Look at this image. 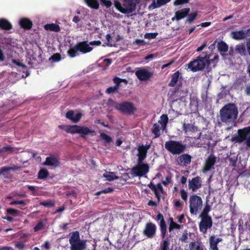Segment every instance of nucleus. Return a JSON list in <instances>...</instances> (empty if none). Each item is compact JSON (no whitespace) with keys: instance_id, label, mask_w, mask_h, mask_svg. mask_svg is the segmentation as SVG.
<instances>
[{"instance_id":"nucleus-23","label":"nucleus","mask_w":250,"mask_h":250,"mask_svg":"<svg viewBox=\"0 0 250 250\" xmlns=\"http://www.w3.org/2000/svg\"><path fill=\"white\" fill-rule=\"evenodd\" d=\"M78 47L79 49V51L83 54H85L91 52L93 48L89 46V43H87V42L83 41L78 42L77 44Z\"/></svg>"},{"instance_id":"nucleus-40","label":"nucleus","mask_w":250,"mask_h":250,"mask_svg":"<svg viewBox=\"0 0 250 250\" xmlns=\"http://www.w3.org/2000/svg\"><path fill=\"white\" fill-rule=\"evenodd\" d=\"M29 200L28 199L27 200H14L11 201L9 205L13 206L15 205H20L22 206H25L27 205V204L29 202Z\"/></svg>"},{"instance_id":"nucleus-61","label":"nucleus","mask_w":250,"mask_h":250,"mask_svg":"<svg viewBox=\"0 0 250 250\" xmlns=\"http://www.w3.org/2000/svg\"><path fill=\"white\" fill-rule=\"evenodd\" d=\"M27 187L29 190H31L32 192V194L33 196L38 195L37 193L36 192V188L34 186L28 185L27 186Z\"/></svg>"},{"instance_id":"nucleus-1","label":"nucleus","mask_w":250,"mask_h":250,"mask_svg":"<svg viewBox=\"0 0 250 250\" xmlns=\"http://www.w3.org/2000/svg\"><path fill=\"white\" fill-rule=\"evenodd\" d=\"M209 58V55L203 52L187 65L188 69L194 72L203 70L206 66H208L212 62L214 63L213 67H215L219 60V56L215 55L212 59H210Z\"/></svg>"},{"instance_id":"nucleus-21","label":"nucleus","mask_w":250,"mask_h":250,"mask_svg":"<svg viewBox=\"0 0 250 250\" xmlns=\"http://www.w3.org/2000/svg\"><path fill=\"white\" fill-rule=\"evenodd\" d=\"M191 156L188 154H183L178 157L176 161L179 165L187 166L191 163Z\"/></svg>"},{"instance_id":"nucleus-18","label":"nucleus","mask_w":250,"mask_h":250,"mask_svg":"<svg viewBox=\"0 0 250 250\" xmlns=\"http://www.w3.org/2000/svg\"><path fill=\"white\" fill-rule=\"evenodd\" d=\"M189 11V8H185L181 10H179L175 12V16L172 18L171 20L172 21H174L175 20L179 21L186 17L188 15Z\"/></svg>"},{"instance_id":"nucleus-3","label":"nucleus","mask_w":250,"mask_h":250,"mask_svg":"<svg viewBox=\"0 0 250 250\" xmlns=\"http://www.w3.org/2000/svg\"><path fill=\"white\" fill-rule=\"evenodd\" d=\"M221 121L224 123L233 122L237 118L238 109L234 104L225 105L220 111Z\"/></svg>"},{"instance_id":"nucleus-43","label":"nucleus","mask_w":250,"mask_h":250,"mask_svg":"<svg viewBox=\"0 0 250 250\" xmlns=\"http://www.w3.org/2000/svg\"><path fill=\"white\" fill-rule=\"evenodd\" d=\"M104 176L106 178L107 180L109 181H111L119 178L118 176H116L113 172H110L109 174H104Z\"/></svg>"},{"instance_id":"nucleus-29","label":"nucleus","mask_w":250,"mask_h":250,"mask_svg":"<svg viewBox=\"0 0 250 250\" xmlns=\"http://www.w3.org/2000/svg\"><path fill=\"white\" fill-rule=\"evenodd\" d=\"M181 73L179 71H177L171 75V80L168 83V86L170 87H174L178 83L180 78Z\"/></svg>"},{"instance_id":"nucleus-39","label":"nucleus","mask_w":250,"mask_h":250,"mask_svg":"<svg viewBox=\"0 0 250 250\" xmlns=\"http://www.w3.org/2000/svg\"><path fill=\"white\" fill-rule=\"evenodd\" d=\"M169 245L170 243L168 238L163 240L161 243L160 250H169Z\"/></svg>"},{"instance_id":"nucleus-38","label":"nucleus","mask_w":250,"mask_h":250,"mask_svg":"<svg viewBox=\"0 0 250 250\" xmlns=\"http://www.w3.org/2000/svg\"><path fill=\"white\" fill-rule=\"evenodd\" d=\"M49 176V172L45 168H42L39 170L38 174L39 179H44Z\"/></svg>"},{"instance_id":"nucleus-7","label":"nucleus","mask_w":250,"mask_h":250,"mask_svg":"<svg viewBox=\"0 0 250 250\" xmlns=\"http://www.w3.org/2000/svg\"><path fill=\"white\" fill-rule=\"evenodd\" d=\"M165 148L173 155L182 154L186 149V145L182 142L175 140H169L165 143Z\"/></svg>"},{"instance_id":"nucleus-55","label":"nucleus","mask_w":250,"mask_h":250,"mask_svg":"<svg viewBox=\"0 0 250 250\" xmlns=\"http://www.w3.org/2000/svg\"><path fill=\"white\" fill-rule=\"evenodd\" d=\"M102 5L105 6L107 8L110 7L112 5V2L109 0H100Z\"/></svg>"},{"instance_id":"nucleus-12","label":"nucleus","mask_w":250,"mask_h":250,"mask_svg":"<svg viewBox=\"0 0 250 250\" xmlns=\"http://www.w3.org/2000/svg\"><path fill=\"white\" fill-rule=\"evenodd\" d=\"M149 166L147 164H142L132 168V173L136 176L142 177L148 173Z\"/></svg>"},{"instance_id":"nucleus-36","label":"nucleus","mask_w":250,"mask_h":250,"mask_svg":"<svg viewBox=\"0 0 250 250\" xmlns=\"http://www.w3.org/2000/svg\"><path fill=\"white\" fill-rule=\"evenodd\" d=\"M217 48L221 53H226L228 51L229 47L227 43L224 42H219L217 44Z\"/></svg>"},{"instance_id":"nucleus-14","label":"nucleus","mask_w":250,"mask_h":250,"mask_svg":"<svg viewBox=\"0 0 250 250\" xmlns=\"http://www.w3.org/2000/svg\"><path fill=\"white\" fill-rule=\"evenodd\" d=\"M216 157L212 154H210L206 159L204 167L203 169V172L206 173L210 170L211 169L214 168V166L216 162Z\"/></svg>"},{"instance_id":"nucleus-16","label":"nucleus","mask_w":250,"mask_h":250,"mask_svg":"<svg viewBox=\"0 0 250 250\" xmlns=\"http://www.w3.org/2000/svg\"><path fill=\"white\" fill-rule=\"evenodd\" d=\"M147 186L154 192L159 203L161 199L160 192H163L164 191L162 186L160 183H158L157 185H155L151 182L149 184H148Z\"/></svg>"},{"instance_id":"nucleus-51","label":"nucleus","mask_w":250,"mask_h":250,"mask_svg":"<svg viewBox=\"0 0 250 250\" xmlns=\"http://www.w3.org/2000/svg\"><path fill=\"white\" fill-rule=\"evenodd\" d=\"M13 148L10 146H6L0 148V154H3L8 151H12Z\"/></svg>"},{"instance_id":"nucleus-52","label":"nucleus","mask_w":250,"mask_h":250,"mask_svg":"<svg viewBox=\"0 0 250 250\" xmlns=\"http://www.w3.org/2000/svg\"><path fill=\"white\" fill-rule=\"evenodd\" d=\"M158 34L157 32L146 33L145 35V38L148 39H153L156 38Z\"/></svg>"},{"instance_id":"nucleus-15","label":"nucleus","mask_w":250,"mask_h":250,"mask_svg":"<svg viewBox=\"0 0 250 250\" xmlns=\"http://www.w3.org/2000/svg\"><path fill=\"white\" fill-rule=\"evenodd\" d=\"M248 134L243 129L238 130L237 134H234L231 138V141L235 143L241 144L246 141Z\"/></svg>"},{"instance_id":"nucleus-27","label":"nucleus","mask_w":250,"mask_h":250,"mask_svg":"<svg viewBox=\"0 0 250 250\" xmlns=\"http://www.w3.org/2000/svg\"><path fill=\"white\" fill-rule=\"evenodd\" d=\"M12 24L7 20L4 18L0 19V29L3 30H9L12 29Z\"/></svg>"},{"instance_id":"nucleus-5","label":"nucleus","mask_w":250,"mask_h":250,"mask_svg":"<svg viewBox=\"0 0 250 250\" xmlns=\"http://www.w3.org/2000/svg\"><path fill=\"white\" fill-rule=\"evenodd\" d=\"M108 104L113 106L121 112L128 115L133 114L137 109L134 104L130 102H124L118 103L112 99H109L108 100Z\"/></svg>"},{"instance_id":"nucleus-26","label":"nucleus","mask_w":250,"mask_h":250,"mask_svg":"<svg viewBox=\"0 0 250 250\" xmlns=\"http://www.w3.org/2000/svg\"><path fill=\"white\" fill-rule=\"evenodd\" d=\"M235 53L240 55L241 56H246L248 53L247 49L244 43H239L235 46Z\"/></svg>"},{"instance_id":"nucleus-50","label":"nucleus","mask_w":250,"mask_h":250,"mask_svg":"<svg viewBox=\"0 0 250 250\" xmlns=\"http://www.w3.org/2000/svg\"><path fill=\"white\" fill-rule=\"evenodd\" d=\"M39 204L40 205H42L45 207H47V208H51V207H54L55 205L54 203L51 201H48V202L42 201V202H40Z\"/></svg>"},{"instance_id":"nucleus-46","label":"nucleus","mask_w":250,"mask_h":250,"mask_svg":"<svg viewBox=\"0 0 250 250\" xmlns=\"http://www.w3.org/2000/svg\"><path fill=\"white\" fill-rule=\"evenodd\" d=\"M6 212L8 214L12 215L14 216H18L20 212L19 210L12 208H7L6 209Z\"/></svg>"},{"instance_id":"nucleus-31","label":"nucleus","mask_w":250,"mask_h":250,"mask_svg":"<svg viewBox=\"0 0 250 250\" xmlns=\"http://www.w3.org/2000/svg\"><path fill=\"white\" fill-rule=\"evenodd\" d=\"M189 250H204L203 245L198 242H192L189 244Z\"/></svg>"},{"instance_id":"nucleus-35","label":"nucleus","mask_w":250,"mask_h":250,"mask_svg":"<svg viewBox=\"0 0 250 250\" xmlns=\"http://www.w3.org/2000/svg\"><path fill=\"white\" fill-rule=\"evenodd\" d=\"M84 1L91 8L98 9L99 7V3L98 0H84Z\"/></svg>"},{"instance_id":"nucleus-32","label":"nucleus","mask_w":250,"mask_h":250,"mask_svg":"<svg viewBox=\"0 0 250 250\" xmlns=\"http://www.w3.org/2000/svg\"><path fill=\"white\" fill-rule=\"evenodd\" d=\"M161 129H162V126L160 127L158 124L155 123L153 125L151 131L154 134V138H158L161 135Z\"/></svg>"},{"instance_id":"nucleus-42","label":"nucleus","mask_w":250,"mask_h":250,"mask_svg":"<svg viewBox=\"0 0 250 250\" xmlns=\"http://www.w3.org/2000/svg\"><path fill=\"white\" fill-rule=\"evenodd\" d=\"M210 206L208 204H207L199 216H210L208 215V213L210 211Z\"/></svg>"},{"instance_id":"nucleus-49","label":"nucleus","mask_w":250,"mask_h":250,"mask_svg":"<svg viewBox=\"0 0 250 250\" xmlns=\"http://www.w3.org/2000/svg\"><path fill=\"white\" fill-rule=\"evenodd\" d=\"M181 228V226L180 225L177 224L175 222L169 223V226L168 228V229L169 232L171 231L173 229H180Z\"/></svg>"},{"instance_id":"nucleus-24","label":"nucleus","mask_w":250,"mask_h":250,"mask_svg":"<svg viewBox=\"0 0 250 250\" xmlns=\"http://www.w3.org/2000/svg\"><path fill=\"white\" fill-rule=\"evenodd\" d=\"M19 25L21 28L24 30H29L32 27L33 22L29 19L23 18L20 19Z\"/></svg>"},{"instance_id":"nucleus-19","label":"nucleus","mask_w":250,"mask_h":250,"mask_svg":"<svg viewBox=\"0 0 250 250\" xmlns=\"http://www.w3.org/2000/svg\"><path fill=\"white\" fill-rule=\"evenodd\" d=\"M230 36L233 39L237 41L244 40L248 37L247 31L243 30L231 32Z\"/></svg>"},{"instance_id":"nucleus-2","label":"nucleus","mask_w":250,"mask_h":250,"mask_svg":"<svg viewBox=\"0 0 250 250\" xmlns=\"http://www.w3.org/2000/svg\"><path fill=\"white\" fill-rule=\"evenodd\" d=\"M59 127L63 129L67 133L71 134L78 133L80 135L81 138L85 139L88 135H95L96 132L94 130L90 129L89 127L84 125H60Z\"/></svg>"},{"instance_id":"nucleus-22","label":"nucleus","mask_w":250,"mask_h":250,"mask_svg":"<svg viewBox=\"0 0 250 250\" xmlns=\"http://www.w3.org/2000/svg\"><path fill=\"white\" fill-rule=\"evenodd\" d=\"M43 164L44 166L56 167L60 166V163L57 157L52 156L46 157Z\"/></svg>"},{"instance_id":"nucleus-53","label":"nucleus","mask_w":250,"mask_h":250,"mask_svg":"<svg viewBox=\"0 0 250 250\" xmlns=\"http://www.w3.org/2000/svg\"><path fill=\"white\" fill-rule=\"evenodd\" d=\"M180 196L181 198L184 201H187L188 199V193L184 189H182L180 190Z\"/></svg>"},{"instance_id":"nucleus-6","label":"nucleus","mask_w":250,"mask_h":250,"mask_svg":"<svg viewBox=\"0 0 250 250\" xmlns=\"http://www.w3.org/2000/svg\"><path fill=\"white\" fill-rule=\"evenodd\" d=\"M86 240H81L78 231H72L69 234L70 250H85L86 248Z\"/></svg>"},{"instance_id":"nucleus-59","label":"nucleus","mask_w":250,"mask_h":250,"mask_svg":"<svg viewBox=\"0 0 250 250\" xmlns=\"http://www.w3.org/2000/svg\"><path fill=\"white\" fill-rule=\"evenodd\" d=\"M160 7L161 6L158 5V1H157V2H155V0H153L152 3L148 6V9H153Z\"/></svg>"},{"instance_id":"nucleus-11","label":"nucleus","mask_w":250,"mask_h":250,"mask_svg":"<svg viewBox=\"0 0 250 250\" xmlns=\"http://www.w3.org/2000/svg\"><path fill=\"white\" fill-rule=\"evenodd\" d=\"M21 167L12 165L11 166L3 167L0 168V175H2L4 178L10 179L12 178V175L10 173V170H21Z\"/></svg>"},{"instance_id":"nucleus-47","label":"nucleus","mask_w":250,"mask_h":250,"mask_svg":"<svg viewBox=\"0 0 250 250\" xmlns=\"http://www.w3.org/2000/svg\"><path fill=\"white\" fill-rule=\"evenodd\" d=\"M100 137L105 141V143H109L112 142V138L111 137L104 133H101L100 134Z\"/></svg>"},{"instance_id":"nucleus-45","label":"nucleus","mask_w":250,"mask_h":250,"mask_svg":"<svg viewBox=\"0 0 250 250\" xmlns=\"http://www.w3.org/2000/svg\"><path fill=\"white\" fill-rule=\"evenodd\" d=\"M118 86L109 87L106 89L105 93L108 94L116 93L118 92Z\"/></svg>"},{"instance_id":"nucleus-48","label":"nucleus","mask_w":250,"mask_h":250,"mask_svg":"<svg viewBox=\"0 0 250 250\" xmlns=\"http://www.w3.org/2000/svg\"><path fill=\"white\" fill-rule=\"evenodd\" d=\"M197 14V12H195L188 15V19L187 20V22L191 23L196 19Z\"/></svg>"},{"instance_id":"nucleus-28","label":"nucleus","mask_w":250,"mask_h":250,"mask_svg":"<svg viewBox=\"0 0 250 250\" xmlns=\"http://www.w3.org/2000/svg\"><path fill=\"white\" fill-rule=\"evenodd\" d=\"M150 147V145H147L146 146H144L143 145L140 146L138 148V156L144 157V158H146V153L147 150L149 149Z\"/></svg>"},{"instance_id":"nucleus-8","label":"nucleus","mask_w":250,"mask_h":250,"mask_svg":"<svg viewBox=\"0 0 250 250\" xmlns=\"http://www.w3.org/2000/svg\"><path fill=\"white\" fill-rule=\"evenodd\" d=\"M189 203L190 212L193 215H196L203 206V201L201 197L196 194L190 196Z\"/></svg>"},{"instance_id":"nucleus-30","label":"nucleus","mask_w":250,"mask_h":250,"mask_svg":"<svg viewBox=\"0 0 250 250\" xmlns=\"http://www.w3.org/2000/svg\"><path fill=\"white\" fill-rule=\"evenodd\" d=\"M168 121V118L167 114H163L161 116L160 120H159L158 123L162 125V129L163 131L166 129Z\"/></svg>"},{"instance_id":"nucleus-63","label":"nucleus","mask_w":250,"mask_h":250,"mask_svg":"<svg viewBox=\"0 0 250 250\" xmlns=\"http://www.w3.org/2000/svg\"><path fill=\"white\" fill-rule=\"evenodd\" d=\"M158 1V4L160 6L164 5L171 1V0H157Z\"/></svg>"},{"instance_id":"nucleus-62","label":"nucleus","mask_w":250,"mask_h":250,"mask_svg":"<svg viewBox=\"0 0 250 250\" xmlns=\"http://www.w3.org/2000/svg\"><path fill=\"white\" fill-rule=\"evenodd\" d=\"M106 42L105 43L107 46H112V44L111 43V37L109 34L106 35Z\"/></svg>"},{"instance_id":"nucleus-20","label":"nucleus","mask_w":250,"mask_h":250,"mask_svg":"<svg viewBox=\"0 0 250 250\" xmlns=\"http://www.w3.org/2000/svg\"><path fill=\"white\" fill-rule=\"evenodd\" d=\"M65 117L73 123H77L81 120L82 114L79 112L75 115L74 111L70 110L66 113Z\"/></svg>"},{"instance_id":"nucleus-37","label":"nucleus","mask_w":250,"mask_h":250,"mask_svg":"<svg viewBox=\"0 0 250 250\" xmlns=\"http://www.w3.org/2000/svg\"><path fill=\"white\" fill-rule=\"evenodd\" d=\"M156 220L157 221H158L159 220L160 221V229L167 228L166 223L164 220L163 215L162 214L159 212L156 216Z\"/></svg>"},{"instance_id":"nucleus-17","label":"nucleus","mask_w":250,"mask_h":250,"mask_svg":"<svg viewBox=\"0 0 250 250\" xmlns=\"http://www.w3.org/2000/svg\"><path fill=\"white\" fill-rule=\"evenodd\" d=\"M202 187V179L200 177L196 176L189 180L188 188L192 191H196Z\"/></svg>"},{"instance_id":"nucleus-58","label":"nucleus","mask_w":250,"mask_h":250,"mask_svg":"<svg viewBox=\"0 0 250 250\" xmlns=\"http://www.w3.org/2000/svg\"><path fill=\"white\" fill-rule=\"evenodd\" d=\"M43 227V225L42 222L38 223L34 228L35 232L41 230Z\"/></svg>"},{"instance_id":"nucleus-13","label":"nucleus","mask_w":250,"mask_h":250,"mask_svg":"<svg viewBox=\"0 0 250 250\" xmlns=\"http://www.w3.org/2000/svg\"><path fill=\"white\" fill-rule=\"evenodd\" d=\"M135 75L140 81H146L153 76V73L145 68H139L136 71Z\"/></svg>"},{"instance_id":"nucleus-64","label":"nucleus","mask_w":250,"mask_h":250,"mask_svg":"<svg viewBox=\"0 0 250 250\" xmlns=\"http://www.w3.org/2000/svg\"><path fill=\"white\" fill-rule=\"evenodd\" d=\"M170 182H171V177L168 176H167L166 177V180L165 181H162L163 184L164 186H167Z\"/></svg>"},{"instance_id":"nucleus-25","label":"nucleus","mask_w":250,"mask_h":250,"mask_svg":"<svg viewBox=\"0 0 250 250\" xmlns=\"http://www.w3.org/2000/svg\"><path fill=\"white\" fill-rule=\"evenodd\" d=\"M209 247L211 250H219L217 245L218 244L222 241V239L221 238H216L214 235H212L209 238Z\"/></svg>"},{"instance_id":"nucleus-60","label":"nucleus","mask_w":250,"mask_h":250,"mask_svg":"<svg viewBox=\"0 0 250 250\" xmlns=\"http://www.w3.org/2000/svg\"><path fill=\"white\" fill-rule=\"evenodd\" d=\"M15 247L19 250H22L25 247V245L21 242H18L15 244Z\"/></svg>"},{"instance_id":"nucleus-41","label":"nucleus","mask_w":250,"mask_h":250,"mask_svg":"<svg viewBox=\"0 0 250 250\" xmlns=\"http://www.w3.org/2000/svg\"><path fill=\"white\" fill-rule=\"evenodd\" d=\"M183 129L185 132H194L196 130V127L190 124H184Z\"/></svg>"},{"instance_id":"nucleus-56","label":"nucleus","mask_w":250,"mask_h":250,"mask_svg":"<svg viewBox=\"0 0 250 250\" xmlns=\"http://www.w3.org/2000/svg\"><path fill=\"white\" fill-rule=\"evenodd\" d=\"M190 0H176L173 4L175 6H178L182 4L188 3Z\"/></svg>"},{"instance_id":"nucleus-4","label":"nucleus","mask_w":250,"mask_h":250,"mask_svg":"<svg viewBox=\"0 0 250 250\" xmlns=\"http://www.w3.org/2000/svg\"><path fill=\"white\" fill-rule=\"evenodd\" d=\"M141 0H123L121 3L118 0H115L114 5L115 8L124 14H130L135 12L137 5Z\"/></svg>"},{"instance_id":"nucleus-34","label":"nucleus","mask_w":250,"mask_h":250,"mask_svg":"<svg viewBox=\"0 0 250 250\" xmlns=\"http://www.w3.org/2000/svg\"><path fill=\"white\" fill-rule=\"evenodd\" d=\"M44 28L46 30H50L55 32H59L60 31V26L56 23L46 24Z\"/></svg>"},{"instance_id":"nucleus-33","label":"nucleus","mask_w":250,"mask_h":250,"mask_svg":"<svg viewBox=\"0 0 250 250\" xmlns=\"http://www.w3.org/2000/svg\"><path fill=\"white\" fill-rule=\"evenodd\" d=\"M78 51H79V49L76 44L74 46L71 47L67 51V54L70 58H74L78 55Z\"/></svg>"},{"instance_id":"nucleus-57","label":"nucleus","mask_w":250,"mask_h":250,"mask_svg":"<svg viewBox=\"0 0 250 250\" xmlns=\"http://www.w3.org/2000/svg\"><path fill=\"white\" fill-rule=\"evenodd\" d=\"M12 62L14 64H16L17 65H18L19 66L22 67V68H26V66L25 64L20 62L19 61H17L15 59H13L12 60Z\"/></svg>"},{"instance_id":"nucleus-54","label":"nucleus","mask_w":250,"mask_h":250,"mask_svg":"<svg viewBox=\"0 0 250 250\" xmlns=\"http://www.w3.org/2000/svg\"><path fill=\"white\" fill-rule=\"evenodd\" d=\"M61 59V57L60 54L56 53L51 56L49 60H52L54 62H59Z\"/></svg>"},{"instance_id":"nucleus-44","label":"nucleus","mask_w":250,"mask_h":250,"mask_svg":"<svg viewBox=\"0 0 250 250\" xmlns=\"http://www.w3.org/2000/svg\"><path fill=\"white\" fill-rule=\"evenodd\" d=\"M113 81L114 83H115V86H118V88L120 87V83H121V82H125L126 83H127V81H126V79H121V78H120L119 77H114L113 78Z\"/></svg>"},{"instance_id":"nucleus-9","label":"nucleus","mask_w":250,"mask_h":250,"mask_svg":"<svg viewBox=\"0 0 250 250\" xmlns=\"http://www.w3.org/2000/svg\"><path fill=\"white\" fill-rule=\"evenodd\" d=\"M201 221L199 223V228L200 231L204 234L207 233L208 229L212 226V220L211 216H199Z\"/></svg>"},{"instance_id":"nucleus-10","label":"nucleus","mask_w":250,"mask_h":250,"mask_svg":"<svg viewBox=\"0 0 250 250\" xmlns=\"http://www.w3.org/2000/svg\"><path fill=\"white\" fill-rule=\"evenodd\" d=\"M157 226L151 222H147L145 226L143 231V235L147 238H153L156 234Z\"/></svg>"}]
</instances>
